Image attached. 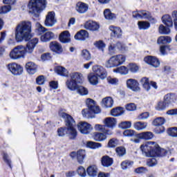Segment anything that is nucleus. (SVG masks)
<instances>
[{
    "label": "nucleus",
    "mask_w": 177,
    "mask_h": 177,
    "mask_svg": "<svg viewBox=\"0 0 177 177\" xmlns=\"http://www.w3.org/2000/svg\"><path fill=\"white\" fill-rule=\"evenodd\" d=\"M59 39L62 44H68V42H71V35L68 30L61 32L59 36Z\"/></svg>",
    "instance_id": "6ab92c4d"
},
{
    "label": "nucleus",
    "mask_w": 177,
    "mask_h": 177,
    "mask_svg": "<svg viewBox=\"0 0 177 177\" xmlns=\"http://www.w3.org/2000/svg\"><path fill=\"white\" fill-rule=\"evenodd\" d=\"M59 115L65 120L66 127L58 129V135L59 136H64L66 134L71 140L76 139L77 136H78V131L75 129V120H74L71 115L64 112H59Z\"/></svg>",
    "instance_id": "f257e3e1"
},
{
    "label": "nucleus",
    "mask_w": 177,
    "mask_h": 177,
    "mask_svg": "<svg viewBox=\"0 0 177 177\" xmlns=\"http://www.w3.org/2000/svg\"><path fill=\"white\" fill-rule=\"evenodd\" d=\"M84 27L86 30H89V31H97V30L100 28L97 23L93 21H86L84 24Z\"/></svg>",
    "instance_id": "aec40b11"
},
{
    "label": "nucleus",
    "mask_w": 177,
    "mask_h": 177,
    "mask_svg": "<svg viewBox=\"0 0 177 177\" xmlns=\"http://www.w3.org/2000/svg\"><path fill=\"white\" fill-rule=\"evenodd\" d=\"M88 176L95 177L97 176V168L95 166H90L87 168Z\"/></svg>",
    "instance_id": "e433bc0d"
},
{
    "label": "nucleus",
    "mask_w": 177,
    "mask_h": 177,
    "mask_svg": "<svg viewBox=\"0 0 177 177\" xmlns=\"http://www.w3.org/2000/svg\"><path fill=\"white\" fill-rule=\"evenodd\" d=\"M162 21L167 27H174V21L169 15H165L162 17Z\"/></svg>",
    "instance_id": "bb28decb"
},
{
    "label": "nucleus",
    "mask_w": 177,
    "mask_h": 177,
    "mask_svg": "<svg viewBox=\"0 0 177 177\" xmlns=\"http://www.w3.org/2000/svg\"><path fill=\"white\" fill-rule=\"evenodd\" d=\"M167 107H169V106L163 100L158 102V104L156 106V109L158 110V111H162V110H165Z\"/></svg>",
    "instance_id": "c03bdc74"
},
{
    "label": "nucleus",
    "mask_w": 177,
    "mask_h": 177,
    "mask_svg": "<svg viewBox=\"0 0 177 177\" xmlns=\"http://www.w3.org/2000/svg\"><path fill=\"white\" fill-rule=\"evenodd\" d=\"M86 104L88 109L82 111V114L84 118H93L95 114H99L100 113V108L96 106L95 100L88 98L86 100Z\"/></svg>",
    "instance_id": "39448f33"
},
{
    "label": "nucleus",
    "mask_w": 177,
    "mask_h": 177,
    "mask_svg": "<svg viewBox=\"0 0 177 177\" xmlns=\"http://www.w3.org/2000/svg\"><path fill=\"white\" fill-rule=\"evenodd\" d=\"M104 124L105 127H108V128H113L115 127L117 120L114 118H106L104 120Z\"/></svg>",
    "instance_id": "2f4dec72"
},
{
    "label": "nucleus",
    "mask_w": 177,
    "mask_h": 177,
    "mask_svg": "<svg viewBox=\"0 0 177 177\" xmlns=\"http://www.w3.org/2000/svg\"><path fill=\"white\" fill-rule=\"evenodd\" d=\"M6 68L8 70L12 75H21L23 74V66L21 65L16 63L11 62L6 65Z\"/></svg>",
    "instance_id": "1a4fd4ad"
},
{
    "label": "nucleus",
    "mask_w": 177,
    "mask_h": 177,
    "mask_svg": "<svg viewBox=\"0 0 177 177\" xmlns=\"http://www.w3.org/2000/svg\"><path fill=\"white\" fill-rule=\"evenodd\" d=\"M46 6V0H30L27 8L28 13L34 17H39V15Z\"/></svg>",
    "instance_id": "20e7f679"
},
{
    "label": "nucleus",
    "mask_w": 177,
    "mask_h": 177,
    "mask_svg": "<svg viewBox=\"0 0 177 177\" xmlns=\"http://www.w3.org/2000/svg\"><path fill=\"white\" fill-rule=\"evenodd\" d=\"M10 58L12 60H19V59H24L26 55L24 54V46L19 45L15 46L9 54Z\"/></svg>",
    "instance_id": "6e6552de"
},
{
    "label": "nucleus",
    "mask_w": 177,
    "mask_h": 177,
    "mask_svg": "<svg viewBox=\"0 0 177 177\" xmlns=\"http://www.w3.org/2000/svg\"><path fill=\"white\" fill-rule=\"evenodd\" d=\"M56 23V19H55V12H50L46 17L44 24L46 27H53Z\"/></svg>",
    "instance_id": "4468645a"
},
{
    "label": "nucleus",
    "mask_w": 177,
    "mask_h": 177,
    "mask_svg": "<svg viewBox=\"0 0 177 177\" xmlns=\"http://www.w3.org/2000/svg\"><path fill=\"white\" fill-rule=\"evenodd\" d=\"M104 16L106 20H113L115 19V15L110 10V9H105L104 11Z\"/></svg>",
    "instance_id": "ea45409f"
},
{
    "label": "nucleus",
    "mask_w": 177,
    "mask_h": 177,
    "mask_svg": "<svg viewBox=\"0 0 177 177\" xmlns=\"http://www.w3.org/2000/svg\"><path fill=\"white\" fill-rule=\"evenodd\" d=\"M77 129L83 133L84 135H88V133H91L93 127L92 125L86 122H80L77 124Z\"/></svg>",
    "instance_id": "9b49d317"
},
{
    "label": "nucleus",
    "mask_w": 177,
    "mask_h": 177,
    "mask_svg": "<svg viewBox=\"0 0 177 177\" xmlns=\"http://www.w3.org/2000/svg\"><path fill=\"white\" fill-rule=\"evenodd\" d=\"M127 86L129 89H131L134 92H138V91H140V88L139 87V82L136 81L135 79H129L127 80Z\"/></svg>",
    "instance_id": "dca6fc26"
},
{
    "label": "nucleus",
    "mask_w": 177,
    "mask_h": 177,
    "mask_svg": "<svg viewBox=\"0 0 177 177\" xmlns=\"http://www.w3.org/2000/svg\"><path fill=\"white\" fill-rule=\"evenodd\" d=\"M133 165V161L129 160H124L120 164L122 169H129V168H132Z\"/></svg>",
    "instance_id": "f704fd0d"
},
{
    "label": "nucleus",
    "mask_w": 177,
    "mask_h": 177,
    "mask_svg": "<svg viewBox=\"0 0 177 177\" xmlns=\"http://www.w3.org/2000/svg\"><path fill=\"white\" fill-rule=\"evenodd\" d=\"M88 80L91 85H97L99 84V77L95 73H91L88 75Z\"/></svg>",
    "instance_id": "cd10ccee"
},
{
    "label": "nucleus",
    "mask_w": 177,
    "mask_h": 177,
    "mask_svg": "<svg viewBox=\"0 0 177 177\" xmlns=\"http://www.w3.org/2000/svg\"><path fill=\"white\" fill-rule=\"evenodd\" d=\"M81 55L83 59H85V60H91V53H89L88 50H83Z\"/></svg>",
    "instance_id": "4d7b16f0"
},
{
    "label": "nucleus",
    "mask_w": 177,
    "mask_h": 177,
    "mask_svg": "<svg viewBox=\"0 0 177 177\" xmlns=\"http://www.w3.org/2000/svg\"><path fill=\"white\" fill-rule=\"evenodd\" d=\"M141 151L145 157H164L167 151L161 149L154 142L148 141L140 146Z\"/></svg>",
    "instance_id": "f03ea898"
},
{
    "label": "nucleus",
    "mask_w": 177,
    "mask_h": 177,
    "mask_svg": "<svg viewBox=\"0 0 177 177\" xmlns=\"http://www.w3.org/2000/svg\"><path fill=\"white\" fill-rule=\"evenodd\" d=\"M94 45L96 48H97V49L102 50V52L104 51V48H106V44H104L103 41L99 40L98 41H95L94 43Z\"/></svg>",
    "instance_id": "8fccbe9b"
},
{
    "label": "nucleus",
    "mask_w": 177,
    "mask_h": 177,
    "mask_svg": "<svg viewBox=\"0 0 177 177\" xmlns=\"http://www.w3.org/2000/svg\"><path fill=\"white\" fill-rule=\"evenodd\" d=\"M88 10L89 6L88 4L81 1L77 3L75 10L77 12V13H80V15H84V13H86Z\"/></svg>",
    "instance_id": "2eb2a0df"
},
{
    "label": "nucleus",
    "mask_w": 177,
    "mask_h": 177,
    "mask_svg": "<svg viewBox=\"0 0 177 177\" xmlns=\"http://www.w3.org/2000/svg\"><path fill=\"white\" fill-rule=\"evenodd\" d=\"M94 129H95V131H98L99 132H106V131H111L106 129V125L103 124H95L94 127Z\"/></svg>",
    "instance_id": "6e6d98bb"
},
{
    "label": "nucleus",
    "mask_w": 177,
    "mask_h": 177,
    "mask_svg": "<svg viewBox=\"0 0 177 177\" xmlns=\"http://www.w3.org/2000/svg\"><path fill=\"white\" fill-rule=\"evenodd\" d=\"M134 129L136 131H143L147 128V122H136L133 123V125Z\"/></svg>",
    "instance_id": "473e14b6"
},
{
    "label": "nucleus",
    "mask_w": 177,
    "mask_h": 177,
    "mask_svg": "<svg viewBox=\"0 0 177 177\" xmlns=\"http://www.w3.org/2000/svg\"><path fill=\"white\" fill-rule=\"evenodd\" d=\"M147 165L148 167H155V165H157V160L154 158L149 159L147 160Z\"/></svg>",
    "instance_id": "e2e57ef3"
},
{
    "label": "nucleus",
    "mask_w": 177,
    "mask_h": 177,
    "mask_svg": "<svg viewBox=\"0 0 177 177\" xmlns=\"http://www.w3.org/2000/svg\"><path fill=\"white\" fill-rule=\"evenodd\" d=\"M126 109L128 111H135L136 110V105L133 103L128 104L126 105Z\"/></svg>",
    "instance_id": "69168bd1"
},
{
    "label": "nucleus",
    "mask_w": 177,
    "mask_h": 177,
    "mask_svg": "<svg viewBox=\"0 0 177 177\" xmlns=\"http://www.w3.org/2000/svg\"><path fill=\"white\" fill-rule=\"evenodd\" d=\"M140 13L141 15V19H147V20L153 24L157 23V19L151 17V13H150V12L146 10H140Z\"/></svg>",
    "instance_id": "5701e85b"
},
{
    "label": "nucleus",
    "mask_w": 177,
    "mask_h": 177,
    "mask_svg": "<svg viewBox=\"0 0 177 177\" xmlns=\"http://www.w3.org/2000/svg\"><path fill=\"white\" fill-rule=\"evenodd\" d=\"M38 41L39 39L37 37L29 41L27 43L26 46H24V54L26 55V53H32V52H34V49H35V46H37V44H38Z\"/></svg>",
    "instance_id": "9d476101"
},
{
    "label": "nucleus",
    "mask_w": 177,
    "mask_h": 177,
    "mask_svg": "<svg viewBox=\"0 0 177 177\" xmlns=\"http://www.w3.org/2000/svg\"><path fill=\"white\" fill-rule=\"evenodd\" d=\"M176 100V95L174 93H169L165 95L163 101H165V104L169 106V104L175 102Z\"/></svg>",
    "instance_id": "393cba45"
},
{
    "label": "nucleus",
    "mask_w": 177,
    "mask_h": 177,
    "mask_svg": "<svg viewBox=\"0 0 177 177\" xmlns=\"http://www.w3.org/2000/svg\"><path fill=\"white\" fill-rule=\"evenodd\" d=\"M101 162L103 167H109L113 165V160L112 158H110V156H104L102 158Z\"/></svg>",
    "instance_id": "c756f323"
},
{
    "label": "nucleus",
    "mask_w": 177,
    "mask_h": 177,
    "mask_svg": "<svg viewBox=\"0 0 177 177\" xmlns=\"http://www.w3.org/2000/svg\"><path fill=\"white\" fill-rule=\"evenodd\" d=\"M93 71L98 75L101 80H104L107 77V71L102 66L95 65L93 66Z\"/></svg>",
    "instance_id": "ddd939ff"
},
{
    "label": "nucleus",
    "mask_w": 177,
    "mask_h": 177,
    "mask_svg": "<svg viewBox=\"0 0 177 177\" xmlns=\"http://www.w3.org/2000/svg\"><path fill=\"white\" fill-rule=\"evenodd\" d=\"M167 133L172 138H177V127H171L168 129Z\"/></svg>",
    "instance_id": "5fc2aeb1"
},
{
    "label": "nucleus",
    "mask_w": 177,
    "mask_h": 177,
    "mask_svg": "<svg viewBox=\"0 0 177 177\" xmlns=\"http://www.w3.org/2000/svg\"><path fill=\"white\" fill-rule=\"evenodd\" d=\"M127 58L122 55H118L111 57L105 62V67L106 68H113L114 67H118L125 63Z\"/></svg>",
    "instance_id": "0eeeda50"
},
{
    "label": "nucleus",
    "mask_w": 177,
    "mask_h": 177,
    "mask_svg": "<svg viewBox=\"0 0 177 177\" xmlns=\"http://www.w3.org/2000/svg\"><path fill=\"white\" fill-rule=\"evenodd\" d=\"M103 107H106L109 109L110 107H113V104H114V100L111 97H105L102 101Z\"/></svg>",
    "instance_id": "72a5a7b5"
},
{
    "label": "nucleus",
    "mask_w": 177,
    "mask_h": 177,
    "mask_svg": "<svg viewBox=\"0 0 177 177\" xmlns=\"http://www.w3.org/2000/svg\"><path fill=\"white\" fill-rule=\"evenodd\" d=\"M115 153L118 157H124L127 154V149L124 147H118L115 149Z\"/></svg>",
    "instance_id": "79ce46f5"
},
{
    "label": "nucleus",
    "mask_w": 177,
    "mask_h": 177,
    "mask_svg": "<svg viewBox=\"0 0 177 177\" xmlns=\"http://www.w3.org/2000/svg\"><path fill=\"white\" fill-rule=\"evenodd\" d=\"M55 73L62 77H68V71L63 66H57L55 68Z\"/></svg>",
    "instance_id": "7c9ffc66"
},
{
    "label": "nucleus",
    "mask_w": 177,
    "mask_h": 177,
    "mask_svg": "<svg viewBox=\"0 0 177 177\" xmlns=\"http://www.w3.org/2000/svg\"><path fill=\"white\" fill-rule=\"evenodd\" d=\"M15 39L17 42L31 39V23L28 21L20 22L15 28Z\"/></svg>",
    "instance_id": "7ed1b4c3"
},
{
    "label": "nucleus",
    "mask_w": 177,
    "mask_h": 177,
    "mask_svg": "<svg viewBox=\"0 0 177 177\" xmlns=\"http://www.w3.org/2000/svg\"><path fill=\"white\" fill-rule=\"evenodd\" d=\"M55 38V34L53 32H46L40 37V41L41 42H49L51 39H53Z\"/></svg>",
    "instance_id": "b1692460"
},
{
    "label": "nucleus",
    "mask_w": 177,
    "mask_h": 177,
    "mask_svg": "<svg viewBox=\"0 0 177 177\" xmlns=\"http://www.w3.org/2000/svg\"><path fill=\"white\" fill-rule=\"evenodd\" d=\"M123 135L124 136L132 137V136H135V135H136V132L132 129H127L124 131Z\"/></svg>",
    "instance_id": "bf43d9fd"
},
{
    "label": "nucleus",
    "mask_w": 177,
    "mask_h": 177,
    "mask_svg": "<svg viewBox=\"0 0 177 177\" xmlns=\"http://www.w3.org/2000/svg\"><path fill=\"white\" fill-rule=\"evenodd\" d=\"M119 127L122 129H129V128H131V127H132V122L131 121H124V122H122L120 124Z\"/></svg>",
    "instance_id": "603ef678"
},
{
    "label": "nucleus",
    "mask_w": 177,
    "mask_h": 177,
    "mask_svg": "<svg viewBox=\"0 0 177 177\" xmlns=\"http://www.w3.org/2000/svg\"><path fill=\"white\" fill-rule=\"evenodd\" d=\"M70 78L66 82V88L69 91H77L78 89V84L82 83V80H84L82 75L80 73L75 72L70 75Z\"/></svg>",
    "instance_id": "423d86ee"
},
{
    "label": "nucleus",
    "mask_w": 177,
    "mask_h": 177,
    "mask_svg": "<svg viewBox=\"0 0 177 177\" xmlns=\"http://www.w3.org/2000/svg\"><path fill=\"white\" fill-rule=\"evenodd\" d=\"M50 49L56 53H62L63 52V47H62V44L56 41H51L50 43Z\"/></svg>",
    "instance_id": "412c9836"
},
{
    "label": "nucleus",
    "mask_w": 177,
    "mask_h": 177,
    "mask_svg": "<svg viewBox=\"0 0 177 177\" xmlns=\"http://www.w3.org/2000/svg\"><path fill=\"white\" fill-rule=\"evenodd\" d=\"M119 145V141L117 138H112L108 142V147L114 148L117 147Z\"/></svg>",
    "instance_id": "864d4df0"
},
{
    "label": "nucleus",
    "mask_w": 177,
    "mask_h": 177,
    "mask_svg": "<svg viewBox=\"0 0 177 177\" xmlns=\"http://www.w3.org/2000/svg\"><path fill=\"white\" fill-rule=\"evenodd\" d=\"M26 68L28 74H35L37 73V64L32 62H29L26 64Z\"/></svg>",
    "instance_id": "a878e982"
},
{
    "label": "nucleus",
    "mask_w": 177,
    "mask_h": 177,
    "mask_svg": "<svg viewBox=\"0 0 177 177\" xmlns=\"http://www.w3.org/2000/svg\"><path fill=\"white\" fill-rule=\"evenodd\" d=\"M86 38H89V33L85 30H81L75 35V39L77 41H85Z\"/></svg>",
    "instance_id": "4be33fe9"
},
{
    "label": "nucleus",
    "mask_w": 177,
    "mask_h": 177,
    "mask_svg": "<svg viewBox=\"0 0 177 177\" xmlns=\"http://www.w3.org/2000/svg\"><path fill=\"white\" fill-rule=\"evenodd\" d=\"M144 62L147 63V64H150L153 67H158L160 66V61L156 57L148 55L144 58Z\"/></svg>",
    "instance_id": "f3484780"
},
{
    "label": "nucleus",
    "mask_w": 177,
    "mask_h": 177,
    "mask_svg": "<svg viewBox=\"0 0 177 177\" xmlns=\"http://www.w3.org/2000/svg\"><path fill=\"white\" fill-rule=\"evenodd\" d=\"M171 39L169 36H161L158 39V44H170Z\"/></svg>",
    "instance_id": "37998d69"
},
{
    "label": "nucleus",
    "mask_w": 177,
    "mask_h": 177,
    "mask_svg": "<svg viewBox=\"0 0 177 177\" xmlns=\"http://www.w3.org/2000/svg\"><path fill=\"white\" fill-rule=\"evenodd\" d=\"M11 10L12 7L10 6H4L0 8V14L5 15V13L10 12Z\"/></svg>",
    "instance_id": "13d9d810"
},
{
    "label": "nucleus",
    "mask_w": 177,
    "mask_h": 177,
    "mask_svg": "<svg viewBox=\"0 0 177 177\" xmlns=\"http://www.w3.org/2000/svg\"><path fill=\"white\" fill-rule=\"evenodd\" d=\"M76 91H77V93H79L82 96H85V95H88V89L82 86H78Z\"/></svg>",
    "instance_id": "3c124183"
},
{
    "label": "nucleus",
    "mask_w": 177,
    "mask_h": 177,
    "mask_svg": "<svg viewBox=\"0 0 177 177\" xmlns=\"http://www.w3.org/2000/svg\"><path fill=\"white\" fill-rule=\"evenodd\" d=\"M109 30L111 31V37L114 38H121V37H122V30H121V28L111 26H109Z\"/></svg>",
    "instance_id": "a211bd4d"
},
{
    "label": "nucleus",
    "mask_w": 177,
    "mask_h": 177,
    "mask_svg": "<svg viewBox=\"0 0 177 177\" xmlns=\"http://www.w3.org/2000/svg\"><path fill=\"white\" fill-rule=\"evenodd\" d=\"M140 82L143 86V88H145L146 91H150L151 87H150V82L149 81V78L143 77L141 79Z\"/></svg>",
    "instance_id": "a18cd8bd"
},
{
    "label": "nucleus",
    "mask_w": 177,
    "mask_h": 177,
    "mask_svg": "<svg viewBox=\"0 0 177 177\" xmlns=\"http://www.w3.org/2000/svg\"><path fill=\"white\" fill-rule=\"evenodd\" d=\"M36 82L37 85H44L45 84V77L44 75H40L37 77Z\"/></svg>",
    "instance_id": "680f3d73"
},
{
    "label": "nucleus",
    "mask_w": 177,
    "mask_h": 177,
    "mask_svg": "<svg viewBox=\"0 0 177 177\" xmlns=\"http://www.w3.org/2000/svg\"><path fill=\"white\" fill-rule=\"evenodd\" d=\"M111 114L113 117H119V115H122L124 114V111L122 110V107H117L113 109L111 111Z\"/></svg>",
    "instance_id": "c9c22d12"
},
{
    "label": "nucleus",
    "mask_w": 177,
    "mask_h": 177,
    "mask_svg": "<svg viewBox=\"0 0 177 177\" xmlns=\"http://www.w3.org/2000/svg\"><path fill=\"white\" fill-rule=\"evenodd\" d=\"M108 52L109 55H114L115 53V45L111 44L108 47Z\"/></svg>",
    "instance_id": "338daca9"
},
{
    "label": "nucleus",
    "mask_w": 177,
    "mask_h": 177,
    "mask_svg": "<svg viewBox=\"0 0 177 177\" xmlns=\"http://www.w3.org/2000/svg\"><path fill=\"white\" fill-rule=\"evenodd\" d=\"M165 124V118H157L153 121V125L155 127H160Z\"/></svg>",
    "instance_id": "de8ad7c7"
},
{
    "label": "nucleus",
    "mask_w": 177,
    "mask_h": 177,
    "mask_svg": "<svg viewBox=\"0 0 177 177\" xmlns=\"http://www.w3.org/2000/svg\"><path fill=\"white\" fill-rule=\"evenodd\" d=\"M137 138H139V139H144L145 140H150V139H153V133L150 131H146L140 133L137 135H136Z\"/></svg>",
    "instance_id": "c85d7f7f"
},
{
    "label": "nucleus",
    "mask_w": 177,
    "mask_h": 177,
    "mask_svg": "<svg viewBox=\"0 0 177 177\" xmlns=\"http://www.w3.org/2000/svg\"><path fill=\"white\" fill-rule=\"evenodd\" d=\"M128 67L131 73H136L139 70V66L135 64H129Z\"/></svg>",
    "instance_id": "052dcab7"
},
{
    "label": "nucleus",
    "mask_w": 177,
    "mask_h": 177,
    "mask_svg": "<svg viewBox=\"0 0 177 177\" xmlns=\"http://www.w3.org/2000/svg\"><path fill=\"white\" fill-rule=\"evenodd\" d=\"M84 158H85V150L80 149L77 152V160L79 164L84 162Z\"/></svg>",
    "instance_id": "4c0bfd02"
},
{
    "label": "nucleus",
    "mask_w": 177,
    "mask_h": 177,
    "mask_svg": "<svg viewBox=\"0 0 177 177\" xmlns=\"http://www.w3.org/2000/svg\"><path fill=\"white\" fill-rule=\"evenodd\" d=\"M77 174L78 175H80V176H82V177L86 176V172L85 171V169L83 167H80L77 169Z\"/></svg>",
    "instance_id": "0e129e2a"
},
{
    "label": "nucleus",
    "mask_w": 177,
    "mask_h": 177,
    "mask_svg": "<svg viewBox=\"0 0 177 177\" xmlns=\"http://www.w3.org/2000/svg\"><path fill=\"white\" fill-rule=\"evenodd\" d=\"M111 135H113V131H106L105 132L102 133L95 132L94 133L93 138L96 142H104V140L107 139V136H110Z\"/></svg>",
    "instance_id": "f8f14e48"
},
{
    "label": "nucleus",
    "mask_w": 177,
    "mask_h": 177,
    "mask_svg": "<svg viewBox=\"0 0 177 177\" xmlns=\"http://www.w3.org/2000/svg\"><path fill=\"white\" fill-rule=\"evenodd\" d=\"M113 73H118L122 75H127L128 74V68L126 66H122L115 69H113Z\"/></svg>",
    "instance_id": "a19ab883"
},
{
    "label": "nucleus",
    "mask_w": 177,
    "mask_h": 177,
    "mask_svg": "<svg viewBox=\"0 0 177 177\" xmlns=\"http://www.w3.org/2000/svg\"><path fill=\"white\" fill-rule=\"evenodd\" d=\"M138 26L140 30H149L150 28V23L146 21H138Z\"/></svg>",
    "instance_id": "58836bf2"
},
{
    "label": "nucleus",
    "mask_w": 177,
    "mask_h": 177,
    "mask_svg": "<svg viewBox=\"0 0 177 177\" xmlns=\"http://www.w3.org/2000/svg\"><path fill=\"white\" fill-rule=\"evenodd\" d=\"M134 172H136V174H146V172H147V169L143 167H140L136 168L134 170Z\"/></svg>",
    "instance_id": "774afa93"
},
{
    "label": "nucleus",
    "mask_w": 177,
    "mask_h": 177,
    "mask_svg": "<svg viewBox=\"0 0 177 177\" xmlns=\"http://www.w3.org/2000/svg\"><path fill=\"white\" fill-rule=\"evenodd\" d=\"M159 32H160V34L168 35V34H169L171 32V29H169V28H167L164 25L161 24L159 26Z\"/></svg>",
    "instance_id": "09e8293b"
},
{
    "label": "nucleus",
    "mask_w": 177,
    "mask_h": 177,
    "mask_svg": "<svg viewBox=\"0 0 177 177\" xmlns=\"http://www.w3.org/2000/svg\"><path fill=\"white\" fill-rule=\"evenodd\" d=\"M86 146L87 147H89V149H100V147H102V144L99 142L89 141V142H87Z\"/></svg>",
    "instance_id": "49530a36"
}]
</instances>
